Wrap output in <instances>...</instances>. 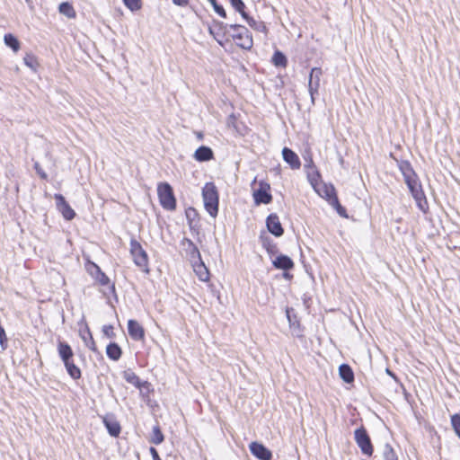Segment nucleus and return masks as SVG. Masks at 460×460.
Instances as JSON below:
<instances>
[{"label":"nucleus","mask_w":460,"mask_h":460,"mask_svg":"<svg viewBox=\"0 0 460 460\" xmlns=\"http://www.w3.org/2000/svg\"><path fill=\"white\" fill-rule=\"evenodd\" d=\"M399 168L403 175L404 181L407 184L413 199L416 201L418 208L426 212L428 208V203L425 194L422 190L421 185L419 182L418 176L413 171L409 162L403 161L400 164Z\"/></svg>","instance_id":"f257e3e1"},{"label":"nucleus","mask_w":460,"mask_h":460,"mask_svg":"<svg viewBox=\"0 0 460 460\" xmlns=\"http://www.w3.org/2000/svg\"><path fill=\"white\" fill-rule=\"evenodd\" d=\"M202 198L207 212L216 217L218 212V192L213 182H208L202 189Z\"/></svg>","instance_id":"f03ea898"},{"label":"nucleus","mask_w":460,"mask_h":460,"mask_svg":"<svg viewBox=\"0 0 460 460\" xmlns=\"http://www.w3.org/2000/svg\"><path fill=\"white\" fill-rule=\"evenodd\" d=\"M233 30L232 38L235 44L243 49H250L252 47V37L247 28L238 24H231Z\"/></svg>","instance_id":"7ed1b4c3"},{"label":"nucleus","mask_w":460,"mask_h":460,"mask_svg":"<svg viewBox=\"0 0 460 460\" xmlns=\"http://www.w3.org/2000/svg\"><path fill=\"white\" fill-rule=\"evenodd\" d=\"M157 194L161 206L166 210L176 208V199L172 186L167 182L158 184Z\"/></svg>","instance_id":"20e7f679"},{"label":"nucleus","mask_w":460,"mask_h":460,"mask_svg":"<svg viewBox=\"0 0 460 460\" xmlns=\"http://www.w3.org/2000/svg\"><path fill=\"white\" fill-rule=\"evenodd\" d=\"M130 253L135 264L144 271L148 272L147 254L137 240L132 239L130 241Z\"/></svg>","instance_id":"39448f33"},{"label":"nucleus","mask_w":460,"mask_h":460,"mask_svg":"<svg viewBox=\"0 0 460 460\" xmlns=\"http://www.w3.org/2000/svg\"><path fill=\"white\" fill-rule=\"evenodd\" d=\"M354 438L361 452L364 455L372 456L373 446L371 444L370 438L365 428L361 427L359 429H357L354 432Z\"/></svg>","instance_id":"423d86ee"},{"label":"nucleus","mask_w":460,"mask_h":460,"mask_svg":"<svg viewBox=\"0 0 460 460\" xmlns=\"http://www.w3.org/2000/svg\"><path fill=\"white\" fill-rule=\"evenodd\" d=\"M54 199L56 200L57 208L62 214L65 219L72 220L75 217V212L66 201L65 198L61 194H55Z\"/></svg>","instance_id":"0eeeda50"},{"label":"nucleus","mask_w":460,"mask_h":460,"mask_svg":"<svg viewBox=\"0 0 460 460\" xmlns=\"http://www.w3.org/2000/svg\"><path fill=\"white\" fill-rule=\"evenodd\" d=\"M251 453L259 460H271L272 453L261 443L253 441L249 445Z\"/></svg>","instance_id":"6e6552de"},{"label":"nucleus","mask_w":460,"mask_h":460,"mask_svg":"<svg viewBox=\"0 0 460 460\" xmlns=\"http://www.w3.org/2000/svg\"><path fill=\"white\" fill-rule=\"evenodd\" d=\"M323 75V71L319 67H314L311 70L308 82V90L311 94L312 102H314V95L317 93L320 86V78Z\"/></svg>","instance_id":"1a4fd4ad"},{"label":"nucleus","mask_w":460,"mask_h":460,"mask_svg":"<svg viewBox=\"0 0 460 460\" xmlns=\"http://www.w3.org/2000/svg\"><path fill=\"white\" fill-rule=\"evenodd\" d=\"M269 184H261L260 188L253 192V198L256 204H269L272 200V196L269 192Z\"/></svg>","instance_id":"9d476101"},{"label":"nucleus","mask_w":460,"mask_h":460,"mask_svg":"<svg viewBox=\"0 0 460 460\" xmlns=\"http://www.w3.org/2000/svg\"><path fill=\"white\" fill-rule=\"evenodd\" d=\"M267 228L270 233L277 237L283 234L284 230L279 221V217L276 214H270L266 219Z\"/></svg>","instance_id":"9b49d317"},{"label":"nucleus","mask_w":460,"mask_h":460,"mask_svg":"<svg viewBox=\"0 0 460 460\" xmlns=\"http://www.w3.org/2000/svg\"><path fill=\"white\" fill-rule=\"evenodd\" d=\"M128 332L130 338L134 341H141L145 338L144 328L136 320H128Z\"/></svg>","instance_id":"f8f14e48"},{"label":"nucleus","mask_w":460,"mask_h":460,"mask_svg":"<svg viewBox=\"0 0 460 460\" xmlns=\"http://www.w3.org/2000/svg\"><path fill=\"white\" fill-rule=\"evenodd\" d=\"M283 160L291 167L293 170L299 169L301 162L298 155L290 148L284 147L282 149Z\"/></svg>","instance_id":"ddd939ff"},{"label":"nucleus","mask_w":460,"mask_h":460,"mask_svg":"<svg viewBox=\"0 0 460 460\" xmlns=\"http://www.w3.org/2000/svg\"><path fill=\"white\" fill-rule=\"evenodd\" d=\"M193 250L197 252L199 260H200V254L199 250L195 246H193ZM193 269L199 280L208 281L209 279L208 270L201 261H199L198 264H195L193 266Z\"/></svg>","instance_id":"4468645a"},{"label":"nucleus","mask_w":460,"mask_h":460,"mask_svg":"<svg viewBox=\"0 0 460 460\" xmlns=\"http://www.w3.org/2000/svg\"><path fill=\"white\" fill-rule=\"evenodd\" d=\"M58 356L61 358L62 362H66V360H70L74 357V352L69 344L65 341H59L58 343Z\"/></svg>","instance_id":"2eb2a0df"},{"label":"nucleus","mask_w":460,"mask_h":460,"mask_svg":"<svg viewBox=\"0 0 460 460\" xmlns=\"http://www.w3.org/2000/svg\"><path fill=\"white\" fill-rule=\"evenodd\" d=\"M272 264L275 268L279 270H290L294 267L293 261L287 255H279L273 260Z\"/></svg>","instance_id":"dca6fc26"},{"label":"nucleus","mask_w":460,"mask_h":460,"mask_svg":"<svg viewBox=\"0 0 460 460\" xmlns=\"http://www.w3.org/2000/svg\"><path fill=\"white\" fill-rule=\"evenodd\" d=\"M194 158L199 162H207L213 158V151L210 147L201 146L194 153Z\"/></svg>","instance_id":"f3484780"},{"label":"nucleus","mask_w":460,"mask_h":460,"mask_svg":"<svg viewBox=\"0 0 460 460\" xmlns=\"http://www.w3.org/2000/svg\"><path fill=\"white\" fill-rule=\"evenodd\" d=\"M228 25H224L222 22L216 24L214 27L209 28V33L214 37V39L222 45L221 37L227 31Z\"/></svg>","instance_id":"a211bd4d"},{"label":"nucleus","mask_w":460,"mask_h":460,"mask_svg":"<svg viewBox=\"0 0 460 460\" xmlns=\"http://www.w3.org/2000/svg\"><path fill=\"white\" fill-rule=\"evenodd\" d=\"M103 422L110 435H111L112 437L119 436V434L120 433V426L117 420L110 417H105L103 419Z\"/></svg>","instance_id":"6ab92c4d"},{"label":"nucleus","mask_w":460,"mask_h":460,"mask_svg":"<svg viewBox=\"0 0 460 460\" xmlns=\"http://www.w3.org/2000/svg\"><path fill=\"white\" fill-rule=\"evenodd\" d=\"M64 366L66 369L67 374L71 376V378H73L74 380H77V379L81 378V376H82L81 370L77 366L75 365L73 358L64 362Z\"/></svg>","instance_id":"aec40b11"},{"label":"nucleus","mask_w":460,"mask_h":460,"mask_svg":"<svg viewBox=\"0 0 460 460\" xmlns=\"http://www.w3.org/2000/svg\"><path fill=\"white\" fill-rule=\"evenodd\" d=\"M339 374L341 378L348 384L353 382L354 380V373L351 367L347 364H342L340 366Z\"/></svg>","instance_id":"412c9836"},{"label":"nucleus","mask_w":460,"mask_h":460,"mask_svg":"<svg viewBox=\"0 0 460 460\" xmlns=\"http://www.w3.org/2000/svg\"><path fill=\"white\" fill-rule=\"evenodd\" d=\"M121 353L120 347L115 342L110 343L106 348V354L112 360H119Z\"/></svg>","instance_id":"4be33fe9"},{"label":"nucleus","mask_w":460,"mask_h":460,"mask_svg":"<svg viewBox=\"0 0 460 460\" xmlns=\"http://www.w3.org/2000/svg\"><path fill=\"white\" fill-rule=\"evenodd\" d=\"M4 40L5 45L11 48L14 52H17L20 49V42L13 34H5Z\"/></svg>","instance_id":"5701e85b"},{"label":"nucleus","mask_w":460,"mask_h":460,"mask_svg":"<svg viewBox=\"0 0 460 460\" xmlns=\"http://www.w3.org/2000/svg\"><path fill=\"white\" fill-rule=\"evenodd\" d=\"M271 60L274 66L280 67H285L288 63L286 56L279 50L274 52Z\"/></svg>","instance_id":"b1692460"},{"label":"nucleus","mask_w":460,"mask_h":460,"mask_svg":"<svg viewBox=\"0 0 460 460\" xmlns=\"http://www.w3.org/2000/svg\"><path fill=\"white\" fill-rule=\"evenodd\" d=\"M58 9H59L60 13L66 15L68 18H75V9L67 2H64V3L60 4Z\"/></svg>","instance_id":"393cba45"},{"label":"nucleus","mask_w":460,"mask_h":460,"mask_svg":"<svg viewBox=\"0 0 460 460\" xmlns=\"http://www.w3.org/2000/svg\"><path fill=\"white\" fill-rule=\"evenodd\" d=\"M164 437L160 428L158 426H155L153 428V432H152V436L150 438V442L155 445H159L164 441Z\"/></svg>","instance_id":"a878e982"},{"label":"nucleus","mask_w":460,"mask_h":460,"mask_svg":"<svg viewBox=\"0 0 460 460\" xmlns=\"http://www.w3.org/2000/svg\"><path fill=\"white\" fill-rule=\"evenodd\" d=\"M385 460H398L397 456L389 444H385L383 451Z\"/></svg>","instance_id":"bb28decb"},{"label":"nucleus","mask_w":460,"mask_h":460,"mask_svg":"<svg viewBox=\"0 0 460 460\" xmlns=\"http://www.w3.org/2000/svg\"><path fill=\"white\" fill-rule=\"evenodd\" d=\"M232 6L241 13L243 18H246V13L244 11L245 5L242 0H229Z\"/></svg>","instance_id":"cd10ccee"},{"label":"nucleus","mask_w":460,"mask_h":460,"mask_svg":"<svg viewBox=\"0 0 460 460\" xmlns=\"http://www.w3.org/2000/svg\"><path fill=\"white\" fill-rule=\"evenodd\" d=\"M331 205L336 209L337 213L343 217H347L346 209L340 204L337 196L332 197Z\"/></svg>","instance_id":"c85d7f7f"},{"label":"nucleus","mask_w":460,"mask_h":460,"mask_svg":"<svg viewBox=\"0 0 460 460\" xmlns=\"http://www.w3.org/2000/svg\"><path fill=\"white\" fill-rule=\"evenodd\" d=\"M124 378L127 382L134 385L137 387H140V380L134 372H125Z\"/></svg>","instance_id":"c756f323"},{"label":"nucleus","mask_w":460,"mask_h":460,"mask_svg":"<svg viewBox=\"0 0 460 460\" xmlns=\"http://www.w3.org/2000/svg\"><path fill=\"white\" fill-rule=\"evenodd\" d=\"M23 62L28 67L31 68L32 70H36L38 63L32 54H26L23 58Z\"/></svg>","instance_id":"7c9ffc66"},{"label":"nucleus","mask_w":460,"mask_h":460,"mask_svg":"<svg viewBox=\"0 0 460 460\" xmlns=\"http://www.w3.org/2000/svg\"><path fill=\"white\" fill-rule=\"evenodd\" d=\"M123 3L132 12L141 8V0H123Z\"/></svg>","instance_id":"2f4dec72"},{"label":"nucleus","mask_w":460,"mask_h":460,"mask_svg":"<svg viewBox=\"0 0 460 460\" xmlns=\"http://www.w3.org/2000/svg\"><path fill=\"white\" fill-rule=\"evenodd\" d=\"M451 425H452L456 434L460 438V414H454L451 417Z\"/></svg>","instance_id":"473e14b6"},{"label":"nucleus","mask_w":460,"mask_h":460,"mask_svg":"<svg viewBox=\"0 0 460 460\" xmlns=\"http://www.w3.org/2000/svg\"><path fill=\"white\" fill-rule=\"evenodd\" d=\"M95 279L102 286H105L110 282L109 278L101 270H97V275H95Z\"/></svg>","instance_id":"72a5a7b5"},{"label":"nucleus","mask_w":460,"mask_h":460,"mask_svg":"<svg viewBox=\"0 0 460 460\" xmlns=\"http://www.w3.org/2000/svg\"><path fill=\"white\" fill-rule=\"evenodd\" d=\"M323 188H324L323 194H321V195L323 197H325L329 200V202L332 203V197L336 196L335 192H334V189L330 186H324Z\"/></svg>","instance_id":"f704fd0d"},{"label":"nucleus","mask_w":460,"mask_h":460,"mask_svg":"<svg viewBox=\"0 0 460 460\" xmlns=\"http://www.w3.org/2000/svg\"><path fill=\"white\" fill-rule=\"evenodd\" d=\"M0 346L3 350L7 348V337L3 327L0 328Z\"/></svg>","instance_id":"c9c22d12"},{"label":"nucleus","mask_w":460,"mask_h":460,"mask_svg":"<svg viewBox=\"0 0 460 460\" xmlns=\"http://www.w3.org/2000/svg\"><path fill=\"white\" fill-rule=\"evenodd\" d=\"M102 332L108 338H112L114 336L113 327L111 325H104Z\"/></svg>","instance_id":"e433bc0d"},{"label":"nucleus","mask_w":460,"mask_h":460,"mask_svg":"<svg viewBox=\"0 0 460 460\" xmlns=\"http://www.w3.org/2000/svg\"><path fill=\"white\" fill-rule=\"evenodd\" d=\"M212 6H213V8H214L215 12H216L218 15H220V16H221V17H223V18H226V13L225 9L223 8V6H221V5L217 4H217H214V5H212Z\"/></svg>","instance_id":"4c0bfd02"},{"label":"nucleus","mask_w":460,"mask_h":460,"mask_svg":"<svg viewBox=\"0 0 460 460\" xmlns=\"http://www.w3.org/2000/svg\"><path fill=\"white\" fill-rule=\"evenodd\" d=\"M101 270L98 265H96L93 262H91L90 265L87 268V270L89 273L95 279V275H97V270Z\"/></svg>","instance_id":"58836bf2"},{"label":"nucleus","mask_w":460,"mask_h":460,"mask_svg":"<svg viewBox=\"0 0 460 460\" xmlns=\"http://www.w3.org/2000/svg\"><path fill=\"white\" fill-rule=\"evenodd\" d=\"M34 167H35L37 173L40 176V178H42V179L47 178L46 172L40 167L38 163H35Z\"/></svg>","instance_id":"ea45409f"},{"label":"nucleus","mask_w":460,"mask_h":460,"mask_svg":"<svg viewBox=\"0 0 460 460\" xmlns=\"http://www.w3.org/2000/svg\"><path fill=\"white\" fill-rule=\"evenodd\" d=\"M85 333H87V335L89 336L90 338V341H91V345H89V348L92 349V350H95V343H94V341L92 337V334L90 332V330L89 328L86 326L85 327Z\"/></svg>","instance_id":"a19ab883"},{"label":"nucleus","mask_w":460,"mask_h":460,"mask_svg":"<svg viewBox=\"0 0 460 460\" xmlns=\"http://www.w3.org/2000/svg\"><path fill=\"white\" fill-rule=\"evenodd\" d=\"M319 177H320V174L317 171H315L312 173L311 172L308 173V178L312 184H314V181H315Z\"/></svg>","instance_id":"79ce46f5"},{"label":"nucleus","mask_w":460,"mask_h":460,"mask_svg":"<svg viewBox=\"0 0 460 460\" xmlns=\"http://www.w3.org/2000/svg\"><path fill=\"white\" fill-rule=\"evenodd\" d=\"M149 451L153 460H162L158 455L157 450L155 447H150Z\"/></svg>","instance_id":"37998d69"},{"label":"nucleus","mask_w":460,"mask_h":460,"mask_svg":"<svg viewBox=\"0 0 460 460\" xmlns=\"http://www.w3.org/2000/svg\"><path fill=\"white\" fill-rule=\"evenodd\" d=\"M172 3L179 6H186L189 4V0H172Z\"/></svg>","instance_id":"c03bdc74"},{"label":"nucleus","mask_w":460,"mask_h":460,"mask_svg":"<svg viewBox=\"0 0 460 460\" xmlns=\"http://www.w3.org/2000/svg\"><path fill=\"white\" fill-rule=\"evenodd\" d=\"M243 19L246 20V22H248V24L251 27H255L256 22L252 18H250L247 13H246V18H243Z\"/></svg>","instance_id":"a18cd8bd"},{"label":"nucleus","mask_w":460,"mask_h":460,"mask_svg":"<svg viewBox=\"0 0 460 460\" xmlns=\"http://www.w3.org/2000/svg\"><path fill=\"white\" fill-rule=\"evenodd\" d=\"M386 373L395 379L394 374L389 368H386Z\"/></svg>","instance_id":"49530a36"},{"label":"nucleus","mask_w":460,"mask_h":460,"mask_svg":"<svg viewBox=\"0 0 460 460\" xmlns=\"http://www.w3.org/2000/svg\"><path fill=\"white\" fill-rule=\"evenodd\" d=\"M312 164H313V160L310 159L308 162V164H305V167H312Z\"/></svg>","instance_id":"de8ad7c7"},{"label":"nucleus","mask_w":460,"mask_h":460,"mask_svg":"<svg viewBox=\"0 0 460 460\" xmlns=\"http://www.w3.org/2000/svg\"><path fill=\"white\" fill-rule=\"evenodd\" d=\"M80 335L82 337L83 340L86 341V334H84L83 332H80Z\"/></svg>","instance_id":"09e8293b"},{"label":"nucleus","mask_w":460,"mask_h":460,"mask_svg":"<svg viewBox=\"0 0 460 460\" xmlns=\"http://www.w3.org/2000/svg\"><path fill=\"white\" fill-rule=\"evenodd\" d=\"M80 335L82 337L83 340L86 341V334H84L83 332H80Z\"/></svg>","instance_id":"8fccbe9b"},{"label":"nucleus","mask_w":460,"mask_h":460,"mask_svg":"<svg viewBox=\"0 0 460 460\" xmlns=\"http://www.w3.org/2000/svg\"><path fill=\"white\" fill-rule=\"evenodd\" d=\"M212 5L217 4V0H208Z\"/></svg>","instance_id":"3c124183"}]
</instances>
